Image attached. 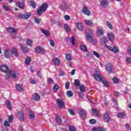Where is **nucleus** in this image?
I'll return each mask as SVG.
<instances>
[{
  "label": "nucleus",
  "mask_w": 131,
  "mask_h": 131,
  "mask_svg": "<svg viewBox=\"0 0 131 131\" xmlns=\"http://www.w3.org/2000/svg\"><path fill=\"white\" fill-rule=\"evenodd\" d=\"M48 4L47 3H44L39 8H40L43 12H45L48 9Z\"/></svg>",
  "instance_id": "aec40b11"
},
{
  "label": "nucleus",
  "mask_w": 131,
  "mask_h": 131,
  "mask_svg": "<svg viewBox=\"0 0 131 131\" xmlns=\"http://www.w3.org/2000/svg\"><path fill=\"white\" fill-rule=\"evenodd\" d=\"M0 70L2 71V72H4V73H7L8 74V73H10V71H9V68L8 67V66L6 64H3L0 67Z\"/></svg>",
  "instance_id": "f03ea898"
},
{
  "label": "nucleus",
  "mask_w": 131,
  "mask_h": 131,
  "mask_svg": "<svg viewBox=\"0 0 131 131\" xmlns=\"http://www.w3.org/2000/svg\"><path fill=\"white\" fill-rule=\"evenodd\" d=\"M89 122L91 123V124H95V123H96L97 122L95 119H91L89 120Z\"/></svg>",
  "instance_id": "5fc2aeb1"
},
{
  "label": "nucleus",
  "mask_w": 131,
  "mask_h": 131,
  "mask_svg": "<svg viewBox=\"0 0 131 131\" xmlns=\"http://www.w3.org/2000/svg\"><path fill=\"white\" fill-rule=\"evenodd\" d=\"M127 51H128L129 55H131V47L130 46H129L128 47Z\"/></svg>",
  "instance_id": "774afa93"
},
{
  "label": "nucleus",
  "mask_w": 131,
  "mask_h": 131,
  "mask_svg": "<svg viewBox=\"0 0 131 131\" xmlns=\"http://www.w3.org/2000/svg\"><path fill=\"white\" fill-rule=\"evenodd\" d=\"M74 85H76V86H79V85H80V81L78 79L75 80Z\"/></svg>",
  "instance_id": "4c0bfd02"
},
{
  "label": "nucleus",
  "mask_w": 131,
  "mask_h": 131,
  "mask_svg": "<svg viewBox=\"0 0 131 131\" xmlns=\"http://www.w3.org/2000/svg\"><path fill=\"white\" fill-rule=\"evenodd\" d=\"M64 18L65 20H70V16L69 15H65Z\"/></svg>",
  "instance_id": "338daca9"
},
{
  "label": "nucleus",
  "mask_w": 131,
  "mask_h": 131,
  "mask_svg": "<svg viewBox=\"0 0 131 131\" xmlns=\"http://www.w3.org/2000/svg\"><path fill=\"white\" fill-rule=\"evenodd\" d=\"M31 61V58L30 57L27 58L25 61L26 65H29Z\"/></svg>",
  "instance_id": "37998d69"
},
{
  "label": "nucleus",
  "mask_w": 131,
  "mask_h": 131,
  "mask_svg": "<svg viewBox=\"0 0 131 131\" xmlns=\"http://www.w3.org/2000/svg\"><path fill=\"white\" fill-rule=\"evenodd\" d=\"M34 20H35V22H36V23H37V24H40V21H41V19H39L38 18H37L36 17H34Z\"/></svg>",
  "instance_id": "49530a36"
},
{
  "label": "nucleus",
  "mask_w": 131,
  "mask_h": 131,
  "mask_svg": "<svg viewBox=\"0 0 131 131\" xmlns=\"http://www.w3.org/2000/svg\"><path fill=\"white\" fill-rule=\"evenodd\" d=\"M126 62L128 63V64H130L131 63V57H127L126 59Z\"/></svg>",
  "instance_id": "bf43d9fd"
},
{
  "label": "nucleus",
  "mask_w": 131,
  "mask_h": 131,
  "mask_svg": "<svg viewBox=\"0 0 131 131\" xmlns=\"http://www.w3.org/2000/svg\"><path fill=\"white\" fill-rule=\"evenodd\" d=\"M6 104L7 105V108L9 110H12V105L11 104V102L9 101H7Z\"/></svg>",
  "instance_id": "c9c22d12"
},
{
  "label": "nucleus",
  "mask_w": 131,
  "mask_h": 131,
  "mask_svg": "<svg viewBox=\"0 0 131 131\" xmlns=\"http://www.w3.org/2000/svg\"><path fill=\"white\" fill-rule=\"evenodd\" d=\"M16 91H17V92H23V91H24V90L23 89V86L20 84H16Z\"/></svg>",
  "instance_id": "f3484780"
},
{
  "label": "nucleus",
  "mask_w": 131,
  "mask_h": 131,
  "mask_svg": "<svg viewBox=\"0 0 131 131\" xmlns=\"http://www.w3.org/2000/svg\"><path fill=\"white\" fill-rule=\"evenodd\" d=\"M29 116L31 119H34L35 117L34 112L32 111L31 110H30L29 111Z\"/></svg>",
  "instance_id": "b1692460"
},
{
  "label": "nucleus",
  "mask_w": 131,
  "mask_h": 131,
  "mask_svg": "<svg viewBox=\"0 0 131 131\" xmlns=\"http://www.w3.org/2000/svg\"><path fill=\"white\" fill-rule=\"evenodd\" d=\"M56 103L58 104L59 108H60V109H63V108H64V102H63V100L61 98L57 99Z\"/></svg>",
  "instance_id": "0eeeda50"
},
{
  "label": "nucleus",
  "mask_w": 131,
  "mask_h": 131,
  "mask_svg": "<svg viewBox=\"0 0 131 131\" xmlns=\"http://www.w3.org/2000/svg\"><path fill=\"white\" fill-rule=\"evenodd\" d=\"M84 22L85 24H86V25H88V26H90L91 27L94 26V24L92 20H85Z\"/></svg>",
  "instance_id": "393cba45"
},
{
  "label": "nucleus",
  "mask_w": 131,
  "mask_h": 131,
  "mask_svg": "<svg viewBox=\"0 0 131 131\" xmlns=\"http://www.w3.org/2000/svg\"><path fill=\"white\" fill-rule=\"evenodd\" d=\"M93 34V32L90 29H87L85 31V36L86 38L88 40H90V39H92L93 38V36H92Z\"/></svg>",
  "instance_id": "f257e3e1"
},
{
  "label": "nucleus",
  "mask_w": 131,
  "mask_h": 131,
  "mask_svg": "<svg viewBox=\"0 0 131 131\" xmlns=\"http://www.w3.org/2000/svg\"><path fill=\"white\" fill-rule=\"evenodd\" d=\"M69 112L71 115H74V111H73L72 110H69Z\"/></svg>",
  "instance_id": "69168bd1"
},
{
  "label": "nucleus",
  "mask_w": 131,
  "mask_h": 131,
  "mask_svg": "<svg viewBox=\"0 0 131 131\" xmlns=\"http://www.w3.org/2000/svg\"><path fill=\"white\" fill-rule=\"evenodd\" d=\"M69 130L70 131H75V128L73 126H69Z\"/></svg>",
  "instance_id": "0e129e2a"
},
{
  "label": "nucleus",
  "mask_w": 131,
  "mask_h": 131,
  "mask_svg": "<svg viewBox=\"0 0 131 131\" xmlns=\"http://www.w3.org/2000/svg\"><path fill=\"white\" fill-rule=\"evenodd\" d=\"M82 12L84 15H87V16H90L91 15V11L88 9L86 6H84L82 9Z\"/></svg>",
  "instance_id": "f8f14e48"
},
{
  "label": "nucleus",
  "mask_w": 131,
  "mask_h": 131,
  "mask_svg": "<svg viewBox=\"0 0 131 131\" xmlns=\"http://www.w3.org/2000/svg\"><path fill=\"white\" fill-rule=\"evenodd\" d=\"M21 50L24 53H27V52H28V48L26 47V46H24L23 45H21Z\"/></svg>",
  "instance_id": "7c9ffc66"
},
{
  "label": "nucleus",
  "mask_w": 131,
  "mask_h": 131,
  "mask_svg": "<svg viewBox=\"0 0 131 131\" xmlns=\"http://www.w3.org/2000/svg\"><path fill=\"white\" fill-rule=\"evenodd\" d=\"M42 12H43V10H41L40 8H39L37 10V14L38 16H41V14H42Z\"/></svg>",
  "instance_id": "58836bf2"
},
{
  "label": "nucleus",
  "mask_w": 131,
  "mask_h": 131,
  "mask_svg": "<svg viewBox=\"0 0 131 131\" xmlns=\"http://www.w3.org/2000/svg\"><path fill=\"white\" fill-rule=\"evenodd\" d=\"M105 47H106L107 49H109L110 51L114 52V53H116L119 52V50H118V49L116 48V47L112 48L111 46H109L106 45H105Z\"/></svg>",
  "instance_id": "9d476101"
},
{
  "label": "nucleus",
  "mask_w": 131,
  "mask_h": 131,
  "mask_svg": "<svg viewBox=\"0 0 131 131\" xmlns=\"http://www.w3.org/2000/svg\"><path fill=\"white\" fill-rule=\"evenodd\" d=\"M71 44L72 45V46H74V45H75V42H74V37H72L71 38Z\"/></svg>",
  "instance_id": "4d7b16f0"
},
{
  "label": "nucleus",
  "mask_w": 131,
  "mask_h": 131,
  "mask_svg": "<svg viewBox=\"0 0 131 131\" xmlns=\"http://www.w3.org/2000/svg\"><path fill=\"white\" fill-rule=\"evenodd\" d=\"M27 45H28V46H30V47H31V46H32V41L29 39H28L27 40Z\"/></svg>",
  "instance_id": "a18cd8bd"
},
{
  "label": "nucleus",
  "mask_w": 131,
  "mask_h": 131,
  "mask_svg": "<svg viewBox=\"0 0 131 131\" xmlns=\"http://www.w3.org/2000/svg\"><path fill=\"white\" fill-rule=\"evenodd\" d=\"M50 44L51 47H55V42L53 40H50Z\"/></svg>",
  "instance_id": "052dcab7"
},
{
  "label": "nucleus",
  "mask_w": 131,
  "mask_h": 131,
  "mask_svg": "<svg viewBox=\"0 0 131 131\" xmlns=\"http://www.w3.org/2000/svg\"><path fill=\"white\" fill-rule=\"evenodd\" d=\"M93 77L97 81H101L104 79L103 76L97 73L93 74Z\"/></svg>",
  "instance_id": "7ed1b4c3"
},
{
  "label": "nucleus",
  "mask_w": 131,
  "mask_h": 131,
  "mask_svg": "<svg viewBox=\"0 0 131 131\" xmlns=\"http://www.w3.org/2000/svg\"><path fill=\"white\" fill-rule=\"evenodd\" d=\"M11 55H14L16 58H18V51H17V50L16 49L13 48L12 50H11Z\"/></svg>",
  "instance_id": "412c9836"
},
{
  "label": "nucleus",
  "mask_w": 131,
  "mask_h": 131,
  "mask_svg": "<svg viewBox=\"0 0 131 131\" xmlns=\"http://www.w3.org/2000/svg\"><path fill=\"white\" fill-rule=\"evenodd\" d=\"M100 4L103 8H107V7H108V1L102 0L100 2Z\"/></svg>",
  "instance_id": "2eb2a0df"
},
{
  "label": "nucleus",
  "mask_w": 131,
  "mask_h": 131,
  "mask_svg": "<svg viewBox=\"0 0 131 131\" xmlns=\"http://www.w3.org/2000/svg\"><path fill=\"white\" fill-rule=\"evenodd\" d=\"M101 42H103L104 43H106L107 41H108V39L106 37H103L101 39Z\"/></svg>",
  "instance_id": "de8ad7c7"
},
{
  "label": "nucleus",
  "mask_w": 131,
  "mask_h": 131,
  "mask_svg": "<svg viewBox=\"0 0 131 131\" xmlns=\"http://www.w3.org/2000/svg\"><path fill=\"white\" fill-rule=\"evenodd\" d=\"M79 114L82 119L85 118V115L86 114V112L83 110V108H79L78 110Z\"/></svg>",
  "instance_id": "20e7f679"
},
{
  "label": "nucleus",
  "mask_w": 131,
  "mask_h": 131,
  "mask_svg": "<svg viewBox=\"0 0 131 131\" xmlns=\"http://www.w3.org/2000/svg\"><path fill=\"white\" fill-rule=\"evenodd\" d=\"M12 55V50L6 49L4 52V56L6 58H10Z\"/></svg>",
  "instance_id": "9b49d317"
},
{
  "label": "nucleus",
  "mask_w": 131,
  "mask_h": 131,
  "mask_svg": "<svg viewBox=\"0 0 131 131\" xmlns=\"http://www.w3.org/2000/svg\"><path fill=\"white\" fill-rule=\"evenodd\" d=\"M41 31L42 33L45 34V35H46V36H49L50 32H49L48 31H47L46 30H41Z\"/></svg>",
  "instance_id": "72a5a7b5"
},
{
  "label": "nucleus",
  "mask_w": 131,
  "mask_h": 131,
  "mask_svg": "<svg viewBox=\"0 0 131 131\" xmlns=\"http://www.w3.org/2000/svg\"><path fill=\"white\" fill-rule=\"evenodd\" d=\"M21 3L20 2H16L15 3V5L16 6L18 7V8H20V9H21V10H23L24 9V2H25V0H21Z\"/></svg>",
  "instance_id": "1a4fd4ad"
},
{
  "label": "nucleus",
  "mask_w": 131,
  "mask_h": 131,
  "mask_svg": "<svg viewBox=\"0 0 131 131\" xmlns=\"http://www.w3.org/2000/svg\"><path fill=\"white\" fill-rule=\"evenodd\" d=\"M35 53H37V54H46V51L41 48L40 46H38L36 47Z\"/></svg>",
  "instance_id": "6e6552de"
},
{
  "label": "nucleus",
  "mask_w": 131,
  "mask_h": 131,
  "mask_svg": "<svg viewBox=\"0 0 131 131\" xmlns=\"http://www.w3.org/2000/svg\"><path fill=\"white\" fill-rule=\"evenodd\" d=\"M101 81L103 85H104V86H105L106 88H108V86H109V84H108V82H107V81L103 79L102 80H101Z\"/></svg>",
  "instance_id": "ea45409f"
},
{
  "label": "nucleus",
  "mask_w": 131,
  "mask_h": 131,
  "mask_svg": "<svg viewBox=\"0 0 131 131\" xmlns=\"http://www.w3.org/2000/svg\"><path fill=\"white\" fill-rule=\"evenodd\" d=\"M64 29L67 31V32H69V30H70V29L69 28V26H68L67 24H65L63 26Z\"/></svg>",
  "instance_id": "a19ab883"
},
{
  "label": "nucleus",
  "mask_w": 131,
  "mask_h": 131,
  "mask_svg": "<svg viewBox=\"0 0 131 131\" xmlns=\"http://www.w3.org/2000/svg\"><path fill=\"white\" fill-rule=\"evenodd\" d=\"M8 74H10L12 78L14 79L17 78V72L16 71H10V73H8Z\"/></svg>",
  "instance_id": "4468645a"
},
{
  "label": "nucleus",
  "mask_w": 131,
  "mask_h": 131,
  "mask_svg": "<svg viewBox=\"0 0 131 131\" xmlns=\"http://www.w3.org/2000/svg\"><path fill=\"white\" fill-rule=\"evenodd\" d=\"M31 7H32V8H35V7H36V4L35 3V2L31 1Z\"/></svg>",
  "instance_id": "3c124183"
},
{
  "label": "nucleus",
  "mask_w": 131,
  "mask_h": 131,
  "mask_svg": "<svg viewBox=\"0 0 131 131\" xmlns=\"http://www.w3.org/2000/svg\"><path fill=\"white\" fill-rule=\"evenodd\" d=\"M106 26L110 29H113V27H112V25L108 21H106Z\"/></svg>",
  "instance_id": "c03bdc74"
},
{
  "label": "nucleus",
  "mask_w": 131,
  "mask_h": 131,
  "mask_svg": "<svg viewBox=\"0 0 131 131\" xmlns=\"http://www.w3.org/2000/svg\"><path fill=\"white\" fill-rule=\"evenodd\" d=\"M33 98L35 101H39L40 100V96L38 93H35Z\"/></svg>",
  "instance_id": "cd10ccee"
},
{
  "label": "nucleus",
  "mask_w": 131,
  "mask_h": 131,
  "mask_svg": "<svg viewBox=\"0 0 131 131\" xmlns=\"http://www.w3.org/2000/svg\"><path fill=\"white\" fill-rule=\"evenodd\" d=\"M93 55H94V56H95V57L97 58H99V57H100V54H99V53H98L97 51H94Z\"/></svg>",
  "instance_id": "864d4df0"
},
{
  "label": "nucleus",
  "mask_w": 131,
  "mask_h": 131,
  "mask_svg": "<svg viewBox=\"0 0 131 131\" xmlns=\"http://www.w3.org/2000/svg\"><path fill=\"white\" fill-rule=\"evenodd\" d=\"M59 88H60V86H59V85L58 84H55L54 85L53 90V92L54 93H57V91H58V90H59Z\"/></svg>",
  "instance_id": "473e14b6"
},
{
  "label": "nucleus",
  "mask_w": 131,
  "mask_h": 131,
  "mask_svg": "<svg viewBox=\"0 0 131 131\" xmlns=\"http://www.w3.org/2000/svg\"><path fill=\"white\" fill-rule=\"evenodd\" d=\"M18 117H19L20 120H24V113L22 111H18L17 112Z\"/></svg>",
  "instance_id": "a211bd4d"
},
{
  "label": "nucleus",
  "mask_w": 131,
  "mask_h": 131,
  "mask_svg": "<svg viewBox=\"0 0 131 131\" xmlns=\"http://www.w3.org/2000/svg\"><path fill=\"white\" fill-rule=\"evenodd\" d=\"M79 90L81 93H84V92H85V87L84 86V85H80Z\"/></svg>",
  "instance_id": "2f4dec72"
},
{
  "label": "nucleus",
  "mask_w": 131,
  "mask_h": 131,
  "mask_svg": "<svg viewBox=\"0 0 131 131\" xmlns=\"http://www.w3.org/2000/svg\"><path fill=\"white\" fill-rule=\"evenodd\" d=\"M48 82V84H52L54 82V81L52 79H49Z\"/></svg>",
  "instance_id": "e2e57ef3"
},
{
  "label": "nucleus",
  "mask_w": 131,
  "mask_h": 131,
  "mask_svg": "<svg viewBox=\"0 0 131 131\" xmlns=\"http://www.w3.org/2000/svg\"><path fill=\"white\" fill-rule=\"evenodd\" d=\"M96 34L98 36L103 35L104 34V30H103V28L98 27L96 31Z\"/></svg>",
  "instance_id": "ddd939ff"
},
{
  "label": "nucleus",
  "mask_w": 131,
  "mask_h": 131,
  "mask_svg": "<svg viewBox=\"0 0 131 131\" xmlns=\"http://www.w3.org/2000/svg\"><path fill=\"white\" fill-rule=\"evenodd\" d=\"M4 125H5V126H10V122H8L7 120H5Z\"/></svg>",
  "instance_id": "13d9d810"
},
{
  "label": "nucleus",
  "mask_w": 131,
  "mask_h": 131,
  "mask_svg": "<svg viewBox=\"0 0 131 131\" xmlns=\"http://www.w3.org/2000/svg\"><path fill=\"white\" fill-rule=\"evenodd\" d=\"M69 86H70V82H67L65 85L66 90H69Z\"/></svg>",
  "instance_id": "8fccbe9b"
},
{
  "label": "nucleus",
  "mask_w": 131,
  "mask_h": 131,
  "mask_svg": "<svg viewBox=\"0 0 131 131\" xmlns=\"http://www.w3.org/2000/svg\"><path fill=\"white\" fill-rule=\"evenodd\" d=\"M80 49L81 51H83V52H88V49H86V47L83 45L80 46Z\"/></svg>",
  "instance_id": "79ce46f5"
},
{
  "label": "nucleus",
  "mask_w": 131,
  "mask_h": 131,
  "mask_svg": "<svg viewBox=\"0 0 131 131\" xmlns=\"http://www.w3.org/2000/svg\"><path fill=\"white\" fill-rule=\"evenodd\" d=\"M66 59L69 61H72V57H71V55L69 54L66 55Z\"/></svg>",
  "instance_id": "f704fd0d"
},
{
  "label": "nucleus",
  "mask_w": 131,
  "mask_h": 131,
  "mask_svg": "<svg viewBox=\"0 0 131 131\" xmlns=\"http://www.w3.org/2000/svg\"><path fill=\"white\" fill-rule=\"evenodd\" d=\"M77 28L79 30H80L81 31H82L83 30V25L80 23H77L76 24Z\"/></svg>",
  "instance_id": "4be33fe9"
},
{
  "label": "nucleus",
  "mask_w": 131,
  "mask_h": 131,
  "mask_svg": "<svg viewBox=\"0 0 131 131\" xmlns=\"http://www.w3.org/2000/svg\"><path fill=\"white\" fill-rule=\"evenodd\" d=\"M73 94H74L73 92L71 91H68L66 93V95L67 97H68L69 98H71V97H73Z\"/></svg>",
  "instance_id": "c85d7f7f"
},
{
  "label": "nucleus",
  "mask_w": 131,
  "mask_h": 131,
  "mask_svg": "<svg viewBox=\"0 0 131 131\" xmlns=\"http://www.w3.org/2000/svg\"><path fill=\"white\" fill-rule=\"evenodd\" d=\"M7 31L10 33H17V32H18V30L14 28H8Z\"/></svg>",
  "instance_id": "dca6fc26"
},
{
  "label": "nucleus",
  "mask_w": 131,
  "mask_h": 131,
  "mask_svg": "<svg viewBox=\"0 0 131 131\" xmlns=\"http://www.w3.org/2000/svg\"><path fill=\"white\" fill-rule=\"evenodd\" d=\"M118 118H123V117L126 116V114L125 113H120L117 115Z\"/></svg>",
  "instance_id": "a878e982"
},
{
  "label": "nucleus",
  "mask_w": 131,
  "mask_h": 131,
  "mask_svg": "<svg viewBox=\"0 0 131 131\" xmlns=\"http://www.w3.org/2000/svg\"><path fill=\"white\" fill-rule=\"evenodd\" d=\"M55 118H56V122L57 123H58V124H61L62 123V121H61V118H59L58 116H56Z\"/></svg>",
  "instance_id": "e433bc0d"
},
{
  "label": "nucleus",
  "mask_w": 131,
  "mask_h": 131,
  "mask_svg": "<svg viewBox=\"0 0 131 131\" xmlns=\"http://www.w3.org/2000/svg\"><path fill=\"white\" fill-rule=\"evenodd\" d=\"M3 8L4 9V10H5V11H10V8H9V7L6 5L3 6Z\"/></svg>",
  "instance_id": "680f3d73"
},
{
  "label": "nucleus",
  "mask_w": 131,
  "mask_h": 131,
  "mask_svg": "<svg viewBox=\"0 0 131 131\" xmlns=\"http://www.w3.org/2000/svg\"><path fill=\"white\" fill-rule=\"evenodd\" d=\"M92 111L93 113H94V114H96V115H98V111H97V109L92 108Z\"/></svg>",
  "instance_id": "6e6d98bb"
},
{
  "label": "nucleus",
  "mask_w": 131,
  "mask_h": 131,
  "mask_svg": "<svg viewBox=\"0 0 131 131\" xmlns=\"http://www.w3.org/2000/svg\"><path fill=\"white\" fill-rule=\"evenodd\" d=\"M53 62L55 64V65H59L60 63H61V61L58 58H55L53 59Z\"/></svg>",
  "instance_id": "c756f323"
},
{
  "label": "nucleus",
  "mask_w": 131,
  "mask_h": 131,
  "mask_svg": "<svg viewBox=\"0 0 131 131\" xmlns=\"http://www.w3.org/2000/svg\"><path fill=\"white\" fill-rule=\"evenodd\" d=\"M107 36L111 41H114V34L113 33H110L107 34Z\"/></svg>",
  "instance_id": "6ab92c4d"
},
{
  "label": "nucleus",
  "mask_w": 131,
  "mask_h": 131,
  "mask_svg": "<svg viewBox=\"0 0 131 131\" xmlns=\"http://www.w3.org/2000/svg\"><path fill=\"white\" fill-rule=\"evenodd\" d=\"M60 9L63 11L67 10V9H68V5H67L66 3H64L63 5H62L60 6Z\"/></svg>",
  "instance_id": "bb28decb"
},
{
  "label": "nucleus",
  "mask_w": 131,
  "mask_h": 131,
  "mask_svg": "<svg viewBox=\"0 0 131 131\" xmlns=\"http://www.w3.org/2000/svg\"><path fill=\"white\" fill-rule=\"evenodd\" d=\"M113 81L114 83H118L119 82V80L116 77L113 78Z\"/></svg>",
  "instance_id": "603ef678"
},
{
  "label": "nucleus",
  "mask_w": 131,
  "mask_h": 131,
  "mask_svg": "<svg viewBox=\"0 0 131 131\" xmlns=\"http://www.w3.org/2000/svg\"><path fill=\"white\" fill-rule=\"evenodd\" d=\"M104 120L106 122H109L110 121V117L108 115V113H105L104 115Z\"/></svg>",
  "instance_id": "5701e85b"
},
{
  "label": "nucleus",
  "mask_w": 131,
  "mask_h": 131,
  "mask_svg": "<svg viewBox=\"0 0 131 131\" xmlns=\"http://www.w3.org/2000/svg\"><path fill=\"white\" fill-rule=\"evenodd\" d=\"M113 66L110 63H107L105 65V69L108 73H112Z\"/></svg>",
  "instance_id": "423d86ee"
},
{
  "label": "nucleus",
  "mask_w": 131,
  "mask_h": 131,
  "mask_svg": "<svg viewBox=\"0 0 131 131\" xmlns=\"http://www.w3.org/2000/svg\"><path fill=\"white\" fill-rule=\"evenodd\" d=\"M18 17L22 19H26L27 20V19H29V18L31 17V13H27L26 14H20Z\"/></svg>",
  "instance_id": "39448f33"
},
{
  "label": "nucleus",
  "mask_w": 131,
  "mask_h": 131,
  "mask_svg": "<svg viewBox=\"0 0 131 131\" xmlns=\"http://www.w3.org/2000/svg\"><path fill=\"white\" fill-rule=\"evenodd\" d=\"M14 118V117L12 115L10 116L9 117H8V121L11 123V122H13V119Z\"/></svg>",
  "instance_id": "09e8293b"
}]
</instances>
